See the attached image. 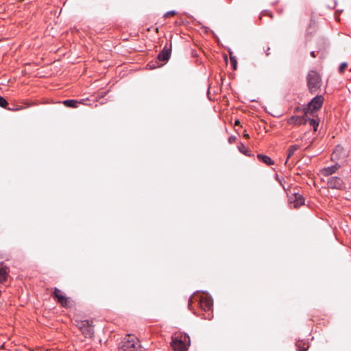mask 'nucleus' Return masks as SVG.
Here are the masks:
<instances>
[{"label":"nucleus","mask_w":351,"mask_h":351,"mask_svg":"<svg viewBox=\"0 0 351 351\" xmlns=\"http://www.w3.org/2000/svg\"><path fill=\"white\" fill-rule=\"evenodd\" d=\"M190 341V337L186 333L176 332L172 336L171 344L175 351H186Z\"/></svg>","instance_id":"f257e3e1"},{"label":"nucleus","mask_w":351,"mask_h":351,"mask_svg":"<svg viewBox=\"0 0 351 351\" xmlns=\"http://www.w3.org/2000/svg\"><path fill=\"white\" fill-rule=\"evenodd\" d=\"M140 348L138 340L134 336L129 335L122 341L119 351H138Z\"/></svg>","instance_id":"f03ea898"},{"label":"nucleus","mask_w":351,"mask_h":351,"mask_svg":"<svg viewBox=\"0 0 351 351\" xmlns=\"http://www.w3.org/2000/svg\"><path fill=\"white\" fill-rule=\"evenodd\" d=\"M308 87L311 93L316 92L321 86V77L314 71H311L307 76Z\"/></svg>","instance_id":"7ed1b4c3"},{"label":"nucleus","mask_w":351,"mask_h":351,"mask_svg":"<svg viewBox=\"0 0 351 351\" xmlns=\"http://www.w3.org/2000/svg\"><path fill=\"white\" fill-rule=\"evenodd\" d=\"M324 102V97L322 95H317L312 99V100L308 103V107L304 109V110L307 111V113L309 112H313V111H316L321 108Z\"/></svg>","instance_id":"20e7f679"},{"label":"nucleus","mask_w":351,"mask_h":351,"mask_svg":"<svg viewBox=\"0 0 351 351\" xmlns=\"http://www.w3.org/2000/svg\"><path fill=\"white\" fill-rule=\"evenodd\" d=\"M307 115L308 113L306 110H304V113L302 116L293 115L287 120V123L293 125L306 124L308 122Z\"/></svg>","instance_id":"39448f33"},{"label":"nucleus","mask_w":351,"mask_h":351,"mask_svg":"<svg viewBox=\"0 0 351 351\" xmlns=\"http://www.w3.org/2000/svg\"><path fill=\"white\" fill-rule=\"evenodd\" d=\"M53 296L54 298L57 299L58 302L63 307H68L69 306V298H66L59 289L56 287L54 289Z\"/></svg>","instance_id":"423d86ee"},{"label":"nucleus","mask_w":351,"mask_h":351,"mask_svg":"<svg viewBox=\"0 0 351 351\" xmlns=\"http://www.w3.org/2000/svg\"><path fill=\"white\" fill-rule=\"evenodd\" d=\"M328 186L330 189H341L343 186L342 180L339 177H331L328 180Z\"/></svg>","instance_id":"0eeeda50"},{"label":"nucleus","mask_w":351,"mask_h":351,"mask_svg":"<svg viewBox=\"0 0 351 351\" xmlns=\"http://www.w3.org/2000/svg\"><path fill=\"white\" fill-rule=\"evenodd\" d=\"M199 305L202 310L204 311H210L213 307V301L208 297L201 298L199 300Z\"/></svg>","instance_id":"6e6552de"},{"label":"nucleus","mask_w":351,"mask_h":351,"mask_svg":"<svg viewBox=\"0 0 351 351\" xmlns=\"http://www.w3.org/2000/svg\"><path fill=\"white\" fill-rule=\"evenodd\" d=\"M171 56V49L165 46L162 51L158 54V59L160 61L165 62L167 61Z\"/></svg>","instance_id":"1a4fd4ad"},{"label":"nucleus","mask_w":351,"mask_h":351,"mask_svg":"<svg viewBox=\"0 0 351 351\" xmlns=\"http://www.w3.org/2000/svg\"><path fill=\"white\" fill-rule=\"evenodd\" d=\"M300 146L298 145H293L289 147V149L287 150V160L285 161V165H289V166L291 165V164H289V160L295 154V153L298 150L300 149Z\"/></svg>","instance_id":"9d476101"},{"label":"nucleus","mask_w":351,"mask_h":351,"mask_svg":"<svg viewBox=\"0 0 351 351\" xmlns=\"http://www.w3.org/2000/svg\"><path fill=\"white\" fill-rule=\"evenodd\" d=\"M339 167L340 166L338 164H335L334 165L325 167L322 169V173L324 176H329L335 173Z\"/></svg>","instance_id":"9b49d317"},{"label":"nucleus","mask_w":351,"mask_h":351,"mask_svg":"<svg viewBox=\"0 0 351 351\" xmlns=\"http://www.w3.org/2000/svg\"><path fill=\"white\" fill-rule=\"evenodd\" d=\"M294 201H293V207L297 208L301 205L304 204V199L300 194L295 193L294 194Z\"/></svg>","instance_id":"f8f14e48"},{"label":"nucleus","mask_w":351,"mask_h":351,"mask_svg":"<svg viewBox=\"0 0 351 351\" xmlns=\"http://www.w3.org/2000/svg\"><path fill=\"white\" fill-rule=\"evenodd\" d=\"M8 275V269L6 267L0 265V283H3L7 280Z\"/></svg>","instance_id":"ddd939ff"},{"label":"nucleus","mask_w":351,"mask_h":351,"mask_svg":"<svg viewBox=\"0 0 351 351\" xmlns=\"http://www.w3.org/2000/svg\"><path fill=\"white\" fill-rule=\"evenodd\" d=\"M257 158L262 161L263 162L265 163L267 165H272L274 164V160L269 156L263 155V154H258Z\"/></svg>","instance_id":"4468645a"},{"label":"nucleus","mask_w":351,"mask_h":351,"mask_svg":"<svg viewBox=\"0 0 351 351\" xmlns=\"http://www.w3.org/2000/svg\"><path fill=\"white\" fill-rule=\"evenodd\" d=\"M81 103H82L81 101L75 100V99H67V100H64L63 101V104L66 106L70 107V108H77V107H78V104H80Z\"/></svg>","instance_id":"2eb2a0df"},{"label":"nucleus","mask_w":351,"mask_h":351,"mask_svg":"<svg viewBox=\"0 0 351 351\" xmlns=\"http://www.w3.org/2000/svg\"><path fill=\"white\" fill-rule=\"evenodd\" d=\"M295 346L297 347L298 351H306L308 348V343H306L305 342H304L302 341H297Z\"/></svg>","instance_id":"dca6fc26"},{"label":"nucleus","mask_w":351,"mask_h":351,"mask_svg":"<svg viewBox=\"0 0 351 351\" xmlns=\"http://www.w3.org/2000/svg\"><path fill=\"white\" fill-rule=\"evenodd\" d=\"M307 119H308L307 123H308L309 125H311L313 127L314 131H317V128L319 126V122L314 119L309 118L308 116H307Z\"/></svg>","instance_id":"f3484780"},{"label":"nucleus","mask_w":351,"mask_h":351,"mask_svg":"<svg viewBox=\"0 0 351 351\" xmlns=\"http://www.w3.org/2000/svg\"><path fill=\"white\" fill-rule=\"evenodd\" d=\"M8 104L7 101L3 97L0 96V106L2 108H5Z\"/></svg>","instance_id":"a211bd4d"},{"label":"nucleus","mask_w":351,"mask_h":351,"mask_svg":"<svg viewBox=\"0 0 351 351\" xmlns=\"http://www.w3.org/2000/svg\"><path fill=\"white\" fill-rule=\"evenodd\" d=\"M230 62L234 69H237V60L235 57L230 56Z\"/></svg>","instance_id":"6ab92c4d"},{"label":"nucleus","mask_w":351,"mask_h":351,"mask_svg":"<svg viewBox=\"0 0 351 351\" xmlns=\"http://www.w3.org/2000/svg\"><path fill=\"white\" fill-rule=\"evenodd\" d=\"M264 16H269L270 18H272V14L268 11H264L260 15V19H262V18Z\"/></svg>","instance_id":"aec40b11"},{"label":"nucleus","mask_w":351,"mask_h":351,"mask_svg":"<svg viewBox=\"0 0 351 351\" xmlns=\"http://www.w3.org/2000/svg\"><path fill=\"white\" fill-rule=\"evenodd\" d=\"M347 66V63L346 62H343L340 64L339 67V71L340 73H343L344 72V70L346 69V67Z\"/></svg>","instance_id":"412c9836"},{"label":"nucleus","mask_w":351,"mask_h":351,"mask_svg":"<svg viewBox=\"0 0 351 351\" xmlns=\"http://www.w3.org/2000/svg\"><path fill=\"white\" fill-rule=\"evenodd\" d=\"M176 14V11H174V10H171V11H169V12H167L165 14V16H169V15H174V14Z\"/></svg>","instance_id":"4be33fe9"},{"label":"nucleus","mask_w":351,"mask_h":351,"mask_svg":"<svg viewBox=\"0 0 351 351\" xmlns=\"http://www.w3.org/2000/svg\"><path fill=\"white\" fill-rule=\"evenodd\" d=\"M310 55L313 57V58H315L316 57V55H315V51H311L310 53Z\"/></svg>","instance_id":"5701e85b"},{"label":"nucleus","mask_w":351,"mask_h":351,"mask_svg":"<svg viewBox=\"0 0 351 351\" xmlns=\"http://www.w3.org/2000/svg\"><path fill=\"white\" fill-rule=\"evenodd\" d=\"M234 124H235L236 125H239V124H240V121H239V120H236V121H235Z\"/></svg>","instance_id":"b1692460"},{"label":"nucleus","mask_w":351,"mask_h":351,"mask_svg":"<svg viewBox=\"0 0 351 351\" xmlns=\"http://www.w3.org/2000/svg\"><path fill=\"white\" fill-rule=\"evenodd\" d=\"M243 136H244V137H245V138H248L250 137V136H249V134H247V133H245V134H243Z\"/></svg>","instance_id":"393cba45"},{"label":"nucleus","mask_w":351,"mask_h":351,"mask_svg":"<svg viewBox=\"0 0 351 351\" xmlns=\"http://www.w3.org/2000/svg\"><path fill=\"white\" fill-rule=\"evenodd\" d=\"M266 54H267V56L269 55V51H267V53Z\"/></svg>","instance_id":"a878e982"},{"label":"nucleus","mask_w":351,"mask_h":351,"mask_svg":"<svg viewBox=\"0 0 351 351\" xmlns=\"http://www.w3.org/2000/svg\"><path fill=\"white\" fill-rule=\"evenodd\" d=\"M266 54H267V56L269 55V51H267V53Z\"/></svg>","instance_id":"bb28decb"}]
</instances>
